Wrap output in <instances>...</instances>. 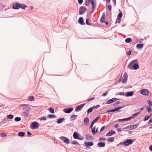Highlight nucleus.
<instances>
[{
	"label": "nucleus",
	"instance_id": "f257e3e1",
	"mask_svg": "<svg viewBox=\"0 0 152 152\" xmlns=\"http://www.w3.org/2000/svg\"><path fill=\"white\" fill-rule=\"evenodd\" d=\"M138 62L137 59L133 60L128 65V67L131 69L136 70L139 68V66L138 63L135 62Z\"/></svg>",
	"mask_w": 152,
	"mask_h": 152
},
{
	"label": "nucleus",
	"instance_id": "f03ea898",
	"mask_svg": "<svg viewBox=\"0 0 152 152\" xmlns=\"http://www.w3.org/2000/svg\"><path fill=\"white\" fill-rule=\"evenodd\" d=\"M133 142L132 141V139H128L126 140V141H124L123 142H121L119 144L117 145V146L119 145H124L125 146H127L129 145L132 144Z\"/></svg>",
	"mask_w": 152,
	"mask_h": 152
},
{
	"label": "nucleus",
	"instance_id": "7ed1b4c3",
	"mask_svg": "<svg viewBox=\"0 0 152 152\" xmlns=\"http://www.w3.org/2000/svg\"><path fill=\"white\" fill-rule=\"evenodd\" d=\"M39 125L38 122H33L31 123L30 126V127L31 129L34 130L38 128Z\"/></svg>",
	"mask_w": 152,
	"mask_h": 152
},
{
	"label": "nucleus",
	"instance_id": "20e7f679",
	"mask_svg": "<svg viewBox=\"0 0 152 152\" xmlns=\"http://www.w3.org/2000/svg\"><path fill=\"white\" fill-rule=\"evenodd\" d=\"M124 106L123 107H116L114 109H112L108 110L106 111V113H109L110 112H117L119 110L124 107Z\"/></svg>",
	"mask_w": 152,
	"mask_h": 152
},
{
	"label": "nucleus",
	"instance_id": "39448f33",
	"mask_svg": "<svg viewBox=\"0 0 152 152\" xmlns=\"http://www.w3.org/2000/svg\"><path fill=\"white\" fill-rule=\"evenodd\" d=\"M60 139L62 140L63 141L64 143L66 144H68L69 143L70 140L67 138L61 136L60 137Z\"/></svg>",
	"mask_w": 152,
	"mask_h": 152
},
{
	"label": "nucleus",
	"instance_id": "423d86ee",
	"mask_svg": "<svg viewBox=\"0 0 152 152\" xmlns=\"http://www.w3.org/2000/svg\"><path fill=\"white\" fill-rule=\"evenodd\" d=\"M29 108L28 107H25L23 108V113L28 116L29 114Z\"/></svg>",
	"mask_w": 152,
	"mask_h": 152
},
{
	"label": "nucleus",
	"instance_id": "0eeeda50",
	"mask_svg": "<svg viewBox=\"0 0 152 152\" xmlns=\"http://www.w3.org/2000/svg\"><path fill=\"white\" fill-rule=\"evenodd\" d=\"M138 124H137L132 125H129V126H127V128H128V129H127V130H131L136 129L138 127Z\"/></svg>",
	"mask_w": 152,
	"mask_h": 152
},
{
	"label": "nucleus",
	"instance_id": "6e6552de",
	"mask_svg": "<svg viewBox=\"0 0 152 152\" xmlns=\"http://www.w3.org/2000/svg\"><path fill=\"white\" fill-rule=\"evenodd\" d=\"M87 10L86 8H85L83 6H81L79 8V14L80 15L83 14L84 12H85Z\"/></svg>",
	"mask_w": 152,
	"mask_h": 152
},
{
	"label": "nucleus",
	"instance_id": "1a4fd4ad",
	"mask_svg": "<svg viewBox=\"0 0 152 152\" xmlns=\"http://www.w3.org/2000/svg\"><path fill=\"white\" fill-rule=\"evenodd\" d=\"M73 110V108L69 107L68 108H65L63 109V111L64 113H70Z\"/></svg>",
	"mask_w": 152,
	"mask_h": 152
},
{
	"label": "nucleus",
	"instance_id": "9d476101",
	"mask_svg": "<svg viewBox=\"0 0 152 152\" xmlns=\"http://www.w3.org/2000/svg\"><path fill=\"white\" fill-rule=\"evenodd\" d=\"M85 104H82L77 106L75 109L76 112H77L80 111L83 107Z\"/></svg>",
	"mask_w": 152,
	"mask_h": 152
},
{
	"label": "nucleus",
	"instance_id": "9b49d317",
	"mask_svg": "<svg viewBox=\"0 0 152 152\" xmlns=\"http://www.w3.org/2000/svg\"><path fill=\"white\" fill-rule=\"evenodd\" d=\"M140 92L142 95L147 96L149 92L146 89H143L140 91Z\"/></svg>",
	"mask_w": 152,
	"mask_h": 152
},
{
	"label": "nucleus",
	"instance_id": "f8f14e48",
	"mask_svg": "<svg viewBox=\"0 0 152 152\" xmlns=\"http://www.w3.org/2000/svg\"><path fill=\"white\" fill-rule=\"evenodd\" d=\"M118 99L116 98H113L111 99L108 100H107L106 103V104H111L118 100Z\"/></svg>",
	"mask_w": 152,
	"mask_h": 152
},
{
	"label": "nucleus",
	"instance_id": "ddd939ff",
	"mask_svg": "<svg viewBox=\"0 0 152 152\" xmlns=\"http://www.w3.org/2000/svg\"><path fill=\"white\" fill-rule=\"evenodd\" d=\"M84 144L88 148L89 146H91L94 145V143L93 142H87L85 141L84 142Z\"/></svg>",
	"mask_w": 152,
	"mask_h": 152
},
{
	"label": "nucleus",
	"instance_id": "4468645a",
	"mask_svg": "<svg viewBox=\"0 0 152 152\" xmlns=\"http://www.w3.org/2000/svg\"><path fill=\"white\" fill-rule=\"evenodd\" d=\"M124 79L122 80V82L123 83H125L127 81L128 78V75L126 73H124Z\"/></svg>",
	"mask_w": 152,
	"mask_h": 152
},
{
	"label": "nucleus",
	"instance_id": "2eb2a0df",
	"mask_svg": "<svg viewBox=\"0 0 152 152\" xmlns=\"http://www.w3.org/2000/svg\"><path fill=\"white\" fill-rule=\"evenodd\" d=\"M115 133L116 132L115 131L111 130V131H110L108 132L106 134V135L107 136H110L112 135L115 134Z\"/></svg>",
	"mask_w": 152,
	"mask_h": 152
},
{
	"label": "nucleus",
	"instance_id": "dca6fc26",
	"mask_svg": "<svg viewBox=\"0 0 152 152\" xmlns=\"http://www.w3.org/2000/svg\"><path fill=\"white\" fill-rule=\"evenodd\" d=\"M78 22L81 25H84L85 24L83 20V18L82 17H80L79 18L78 20Z\"/></svg>",
	"mask_w": 152,
	"mask_h": 152
},
{
	"label": "nucleus",
	"instance_id": "f3484780",
	"mask_svg": "<svg viewBox=\"0 0 152 152\" xmlns=\"http://www.w3.org/2000/svg\"><path fill=\"white\" fill-rule=\"evenodd\" d=\"M19 4L16 3L14 4L12 7V8L15 10H18L20 8Z\"/></svg>",
	"mask_w": 152,
	"mask_h": 152
},
{
	"label": "nucleus",
	"instance_id": "a211bd4d",
	"mask_svg": "<svg viewBox=\"0 0 152 152\" xmlns=\"http://www.w3.org/2000/svg\"><path fill=\"white\" fill-rule=\"evenodd\" d=\"M97 145L99 147H104L105 146V143L99 142L98 143Z\"/></svg>",
	"mask_w": 152,
	"mask_h": 152
},
{
	"label": "nucleus",
	"instance_id": "6ab92c4d",
	"mask_svg": "<svg viewBox=\"0 0 152 152\" xmlns=\"http://www.w3.org/2000/svg\"><path fill=\"white\" fill-rule=\"evenodd\" d=\"M126 93V97H129V96H132L134 93V91H129L127 92Z\"/></svg>",
	"mask_w": 152,
	"mask_h": 152
},
{
	"label": "nucleus",
	"instance_id": "aec40b11",
	"mask_svg": "<svg viewBox=\"0 0 152 152\" xmlns=\"http://www.w3.org/2000/svg\"><path fill=\"white\" fill-rule=\"evenodd\" d=\"M105 19V13H103L100 20V21L102 23H104L105 21L104 20Z\"/></svg>",
	"mask_w": 152,
	"mask_h": 152
},
{
	"label": "nucleus",
	"instance_id": "412c9836",
	"mask_svg": "<svg viewBox=\"0 0 152 152\" xmlns=\"http://www.w3.org/2000/svg\"><path fill=\"white\" fill-rule=\"evenodd\" d=\"M79 134L77 132H74L73 134V138L75 139H78V137L79 136Z\"/></svg>",
	"mask_w": 152,
	"mask_h": 152
},
{
	"label": "nucleus",
	"instance_id": "4be33fe9",
	"mask_svg": "<svg viewBox=\"0 0 152 152\" xmlns=\"http://www.w3.org/2000/svg\"><path fill=\"white\" fill-rule=\"evenodd\" d=\"M89 122V121L88 118L87 117H86L84 120V124L86 125H87L88 124Z\"/></svg>",
	"mask_w": 152,
	"mask_h": 152
},
{
	"label": "nucleus",
	"instance_id": "5701e85b",
	"mask_svg": "<svg viewBox=\"0 0 152 152\" xmlns=\"http://www.w3.org/2000/svg\"><path fill=\"white\" fill-rule=\"evenodd\" d=\"M64 120V118H59L58 119L56 122L57 124H59L62 122H63Z\"/></svg>",
	"mask_w": 152,
	"mask_h": 152
},
{
	"label": "nucleus",
	"instance_id": "b1692460",
	"mask_svg": "<svg viewBox=\"0 0 152 152\" xmlns=\"http://www.w3.org/2000/svg\"><path fill=\"white\" fill-rule=\"evenodd\" d=\"M140 112L139 111L138 112H137L134 114L132 115L131 117H129V118H130V120L132 118H134L135 116H137L138 114H140Z\"/></svg>",
	"mask_w": 152,
	"mask_h": 152
},
{
	"label": "nucleus",
	"instance_id": "393cba45",
	"mask_svg": "<svg viewBox=\"0 0 152 152\" xmlns=\"http://www.w3.org/2000/svg\"><path fill=\"white\" fill-rule=\"evenodd\" d=\"M77 117V115H73L71 116V121H73L75 120Z\"/></svg>",
	"mask_w": 152,
	"mask_h": 152
},
{
	"label": "nucleus",
	"instance_id": "a878e982",
	"mask_svg": "<svg viewBox=\"0 0 152 152\" xmlns=\"http://www.w3.org/2000/svg\"><path fill=\"white\" fill-rule=\"evenodd\" d=\"M130 118L129 117L125 118L123 119H119L118 120V121H127L130 120Z\"/></svg>",
	"mask_w": 152,
	"mask_h": 152
},
{
	"label": "nucleus",
	"instance_id": "bb28decb",
	"mask_svg": "<svg viewBox=\"0 0 152 152\" xmlns=\"http://www.w3.org/2000/svg\"><path fill=\"white\" fill-rule=\"evenodd\" d=\"M144 46V45L142 43H139L137 44L136 45V48H141Z\"/></svg>",
	"mask_w": 152,
	"mask_h": 152
},
{
	"label": "nucleus",
	"instance_id": "cd10ccee",
	"mask_svg": "<svg viewBox=\"0 0 152 152\" xmlns=\"http://www.w3.org/2000/svg\"><path fill=\"white\" fill-rule=\"evenodd\" d=\"M20 8H21L22 9H25V8L27 7L26 5L23 4H19Z\"/></svg>",
	"mask_w": 152,
	"mask_h": 152
},
{
	"label": "nucleus",
	"instance_id": "c85d7f7f",
	"mask_svg": "<svg viewBox=\"0 0 152 152\" xmlns=\"http://www.w3.org/2000/svg\"><path fill=\"white\" fill-rule=\"evenodd\" d=\"M86 138L87 140H91L92 138V137H91L89 134H87L86 135Z\"/></svg>",
	"mask_w": 152,
	"mask_h": 152
},
{
	"label": "nucleus",
	"instance_id": "c756f323",
	"mask_svg": "<svg viewBox=\"0 0 152 152\" xmlns=\"http://www.w3.org/2000/svg\"><path fill=\"white\" fill-rule=\"evenodd\" d=\"M25 132H20L18 133V135L20 137H23L25 135Z\"/></svg>",
	"mask_w": 152,
	"mask_h": 152
},
{
	"label": "nucleus",
	"instance_id": "7c9ffc66",
	"mask_svg": "<svg viewBox=\"0 0 152 152\" xmlns=\"http://www.w3.org/2000/svg\"><path fill=\"white\" fill-rule=\"evenodd\" d=\"M123 16V14L122 12H120L118 14L117 16L118 20L121 19Z\"/></svg>",
	"mask_w": 152,
	"mask_h": 152
},
{
	"label": "nucleus",
	"instance_id": "2f4dec72",
	"mask_svg": "<svg viewBox=\"0 0 152 152\" xmlns=\"http://www.w3.org/2000/svg\"><path fill=\"white\" fill-rule=\"evenodd\" d=\"M132 39L130 38H126L125 40V42L127 43H129L131 42Z\"/></svg>",
	"mask_w": 152,
	"mask_h": 152
},
{
	"label": "nucleus",
	"instance_id": "473e14b6",
	"mask_svg": "<svg viewBox=\"0 0 152 152\" xmlns=\"http://www.w3.org/2000/svg\"><path fill=\"white\" fill-rule=\"evenodd\" d=\"M114 139L115 138L113 137H109L107 139L108 141L110 142H113Z\"/></svg>",
	"mask_w": 152,
	"mask_h": 152
},
{
	"label": "nucleus",
	"instance_id": "72a5a7b5",
	"mask_svg": "<svg viewBox=\"0 0 152 152\" xmlns=\"http://www.w3.org/2000/svg\"><path fill=\"white\" fill-rule=\"evenodd\" d=\"M146 108L147 110L149 113H150L152 112V110L151 107L149 106L147 107Z\"/></svg>",
	"mask_w": 152,
	"mask_h": 152
},
{
	"label": "nucleus",
	"instance_id": "f704fd0d",
	"mask_svg": "<svg viewBox=\"0 0 152 152\" xmlns=\"http://www.w3.org/2000/svg\"><path fill=\"white\" fill-rule=\"evenodd\" d=\"M96 126H95L92 129V132L94 134H95L97 132V131L95 130Z\"/></svg>",
	"mask_w": 152,
	"mask_h": 152
},
{
	"label": "nucleus",
	"instance_id": "c9c22d12",
	"mask_svg": "<svg viewBox=\"0 0 152 152\" xmlns=\"http://www.w3.org/2000/svg\"><path fill=\"white\" fill-rule=\"evenodd\" d=\"M48 110H49L50 113H54V110L53 108L50 107L49 108Z\"/></svg>",
	"mask_w": 152,
	"mask_h": 152
},
{
	"label": "nucleus",
	"instance_id": "e433bc0d",
	"mask_svg": "<svg viewBox=\"0 0 152 152\" xmlns=\"http://www.w3.org/2000/svg\"><path fill=\"white\" fill-rule=\"evenodd\" d=\"M150 118V116H149V115H147L145 116L144 118V121H145L148 120Z\"/></svg>",
	"mask_w": 152,
	"mask_h": 152
},
{
	"label": "nucleus",
	"instance_id": "4c0bfd02",
	"mask_svg": "<svg viewBox=\"0 0 152 152\" xmlns=\"http://www.w3.org/2000/svg\"><path fill=\"white\" fill-rule=\"evenodd\" d=\"M93 109L92 107H90L87 110V114H89L91 113L93 110Z\"/></svg>",
	"mask_w": 152,
	"mask_h": 152
},
{
	"label": "nucleus",
	"instance_id": "58836bf2",
	"mask_svg": "<svg viewBox=\"0 0 152 152\" xmlns=\"http://www.w3.org/2000/svg\"><path fill=\"white\" fill-rule=\"evenodd\" d=\"M28 100L32 101L34 100V98L33 96H30L28 97Z\"/></svg>",
	"mask_w": 152,
	"mask_h": 152
},
{
	"label": "nucleus",
	"instance_id": "ea45409f",
	"mask_svg": "<svg viewBox=\"0 0 152 152\" xmlns=\"http://www.w3.org/2000/svg\"><path fill=\"white\" fill-rule=\"evenodd\" d=\"M14 116L10 114L7 116V119H12L13 118Z\"/></svg>",
	"mask_w": 152,
	"mask_h": 152
},
{
	"label": "nucleus",
	"instance_id": "a19ab883",
	"mask_svg": "<svg viewBox=\"0 0 152 152\" xmlns=\"http://www.w3.org/2000/svg\"><path fill=\"white\" fill-rule=\"evenodd\" d=\"M72 143L73 145H80V144L76 140H74L72 141Z\"/></svg>",
	"mask_w": 152,
	"mask_h": 152
},
{
	"label": "nucleus",
	"instance_id": "79ce46f5",
	"mask_svg": "<svg viewBox=\"0 0 152 152\" xmlns=\"http://www.w3.org/2000/svg\"><path fill=\"white\" fill-rule=\"evenodd\" d=\"M21 120V118L19 117H17L15 118V120L17 122L20 121Z\"/></svg>",
	"mask_w": 152,
	"mask_h": 152
},
{
	"label": "nucleus",
	"instance_id": "37998d69",
	"mask_svg": "<svg viewBox=\"0 0 152 152\" xmlns=\"http://www.w3.org/2000/svg\"><path fill=\"white\" fill-rule=\"evenodd\" d=\"M48 117L50 118H56V116L55 115L50 114L48 115Z\"/></svg>",
	"mask_w": 152,
	"mask_h": 152
},
{
	"label": "nucleus",
	"instance_id": "c03bdc74",
	"mask_svg": "<svg viewBox=\"0 0 152 152\" xmlns=\"http://www.w3.org/2000/svg\"><path fill=\"white\" fill-rule=\"evenodd\" d=\"M92 5V10L91 12V13H93L94 9L96 8V5Z\"/></svg>",
	"mask_w": 152,
	"mask_h": 152
},
{
	"label": "nucleus",
	"instance_id": "a18cd8bd",
	"mask_svg": "<svg viewBox=\"0 0 152 152\" xmlns=\"http://www.w3.org/2000/svg\"><path fill=\"white\" fill-rule=\"evenodd\" d=\"M89 19L88 18H87L86 19V24L87 25H91V24L89 22Z\"/></svg>",
	"mask_w": 152,
	"mask_h": 152
},
{
	"label": "nucleus",
	"instance_id": "49530a36",
	"mask_svg": "<svg viewBox=\"0 0 152 152\" xmlns=\"http://www.w3.org/2000/svg\"><path fill=\"white\" fill-rule=\"evenodd\" d=\"M97 121H98L97 118H96L92 121L91 123L94 124Z\"/></svg>",
	"mask_w": 152,
	"mask_h": 152
},
{
	"label": "nucleus",
	"instance_id": "de8ad7c7",
	"mask_svg": "<svg viewBox=\"0 0 152 152\" xmlns=\"http://www.w3.org/2000/svg\"><path fill=\"white\" fill-rule=\"evenodd\" d=\"M95 97H93L92 98H89L87 100V101H88V102H89V101H90L92 100H93V99H95Z\"/></svg>",
	"mask_w": 152,
	"mask_h": 152
},
{
	"label": "nucleus",
	"instance_id": "09e8293b",
	"mask_svg": "<svg viewBox=\"0 0 152 152\" xmlns=\"http://www.w3.org/2000/svg\"><path fill=\"white\" fill-rule=\"evenodd\" d=\"M120 103V102L117 101H116L115 103H114L113 104V105L114 106H116Z\"/></svg>",
	"mask_w": 152,
	"mask_h": 152
},
{
	"label": "nucleus",
	"instance_id": "8fccbe9b",
	"mask_svg": "<svg viewBox=\"0 0 152 152\" xmlns=\"http://www.w3.org/2000/svg\"><path fill=\"white\" fill-rule=\"evenodd\" d=\"M147 102L148 103V105L149 106H152V102L150 100H148L147 101Z\"/></svg>",
	"mask_w": 152,
	"mask_h": 152
},
{
	"label": "nucleus",
	"instance_id": "3c124183",
	"mask_svg": "<svg viewBox=\"0 0 152 152\" xmlns=\"http://www.w3.org/2000/svg\"><path fill=\"white\" fill-rule=\"evenodd\" d=\"M106 140V138L104 137H100L99 139V141H101L102 140Z\"/></svg>",
	"mask_w": 152,
	"mask_h": 152
},
{
	"label": "nucleus",
	"instance_id": "603ef678",
	"mask_svg": "<svg viewBox=\"0 0 152 152\" xmlns=\"http://www.w3.org/2000/svg\"><path fill=\"white\" fill-rule=\"evenodd\" d=\"M124 92H118L116 95L123 96L124 95Z\"/></svg>",
	"mask_w": 152,
	"mask_h": 152
},
{
	"label": "nucleus",
	"instance_id": "864d4df0",
	"mask_svg": "<svg viewBox=\"0 0 152 152\" xmlns=\"http://www.w3.org/2000/svg\"><path fill=\"white\" fill-rule=\"evenodd\" d=\"M128 128L127 126L125 127L123 129H122V131H127V130L128 129V128Z\"/></svg>",
	"mask_w": 152,
	"mask_h": 152
},
{
	"label": "nucleus",
	"instance_id": "5fc2aeb1",
	"mask_svg": "<svg viewBox=\"0 0 152 152\" xmlns=\"http://www.w3.org/2000/svg\"><path fill=\"white\" fill-rule=\"evenodd\" d=\"M100 107V105H98L96 106H94L92 107H93V108H94V109H96L97 108L99 107Z\"/></svg>",
	"mask_w": 152,
	"mask_h": 152
},
{
	"label": "nucleus",
	"instance_id": "6e6d98bb",
	"mask_svg": "<svg viewBox=\"0 0 152 152\" xmlns=\"http://www.w3.org/2000/svg\"><path fill=\"white\" fill-rule=\"evenodd\" d=\"M89 3H90V2H89V0H88V1L86 0L85 1V5L86 6H88L89 5Z\"/></svg>",
	"mask_w": 152,
	"mask_h": 152
},
{
	"label": "nucleus",
	"instance_id": "4d7b16f0",
	"mask_svg": "<svg viewBox=\"0 0 152 152\" xmlns=\"http://www.w3.org/2000/svg\"><path fill=\"white\" fill-rule=\"evenodd\" d=\"M47 119V118L46 117H43L40 118H39V119L41 121H42V120H46Z\"/></svg>",
	"mask_w": 152,
	"mask_h": 152
},
{
	"label": "nucleus",
	"instance_id": "13d9d810",
	"mask_svg": "<svg viewBox=\"0 0 152 152\" xmlns=\"http://www.w3.org/2000/svg\"><path fill=\"white\" fill-rule=\"evenodd\" d=\"M132 53V51L131 50H129L127 53V54L128 56H130L131 55Z\"/></svg>",
	"mask_w": 152,
	"mask_h": 152
},
{
	"label": "nucleus",
	"instance_id": "bf43d9fd",
	"mask_svg": "<svg viewBox=\"0 0 152 152\" xmlns=\"http://www.w3.org/2000/svg\"><path fill=\"white\" fill-rule=\"evenodd\" d=\"M7 136V134H5V133H1V137H5Z\"/></svg>",
	"mask_w": 152,
	"mask_h": 152
},
{
	"label": "nucleus",
	"instance_id": "052dcab7",
	"mask_svg": "<svg viewBox=\"0 0 152 152\" xmlns=\"http://www.w3.org/2000/svg\"><path fill=\"white\" fill-rule=\"evenodd\" d=\"M105 128V126H104L103 127H102L100 129V132H101L102 131H103L104 129Z\"/></svg>",
	"mask_w": 152,
	"mask_h": 152
},
{
	"label": "nucleus",
	"instance_id": "680f3d73",
	"mask_svg": "<svg viewBox=\"0 0 152 152\" xmlns=\"http://www.w3.org/2000/svg\"><path fill=\"white\" fill-rule=\"evenodd\" d=\"M84 139V138L83 137L80 136V137H78V139H77L80 140H83Z\"/></svg>",
	"mask_w": 152,
	"mask_h": 152
},
{
	"label": "nucleus",
	"instance_id": "e2e57ef3",
	"mask_svg": "<svg viewBox=\"0 0 152 152\" xmlns=\"http://www.w3.org/2000/svg\"><path fill=\"white\" fill-rule=\"evenodd\" d=\"M78 3L79 4H81L83 2V0H78Z\"/></svg>",
	"mask_w": 152,
	"mask_h": 152
},
{
	"label": "nucleus",
	"instance_id": "0e129e2a",
	"mask_svg": "<svg viewBox=\"0 0 152 152\" xmlns=\"http://www.w3.org/2000/svg\"><path fill=\"white\" fill-rule=\"evenodd\" d=\"M108 8L109 10L111 11V10L112 7L110 5H109L108 6Z\"/></svg>",
	"mask_w": 152,
	"mask_h": 152
},
{
	"label": "nucleus",
	"instance_id": "69168bd1",
	"mask_svg": "<svg viewBox=\"0 0 152 152\" xmlns=\"http://www.w3.org/2000/svg\"><path fill=\"white\" fill-rule=\"evenodd\" d=\"M152 123V117L151 118V119L149 121L148 123V125L149 124V123Z\"/></svg>",
	"mask_w": 152,
	"mask_h": 152
},
{
	"label": "nucleus",
	"instance_id": "338daca9",
	"mask_svg": "<svg viewBox=\"0 0 152 152\" xmlns=\"http://www.w3.org/2000/svg\"><path fill=\"white\" fill-rule=\"evenodd\" d=\"M117 130L118 132H120L121 131H122V129H121L120 128H118L117 129Z\"/></svg>",
	"mask_w": 152,
	"mask_h": 152
},
{
	"label": "nucleus",
	"instance_id": "774afa93",
	"mask_svg": "<svg viewBox=\"0 0 152 152\" xmlns=\"http://www.w3.org/2000/svg\"><path fill=\"white\" fill-rule=\"evenodd\" d=\"M149 149L151 151H152V145H151L150 146V147H149Z\"/></svg>",
	"mask_w": 152,
	"mask_h": 152
}]
</instances>
